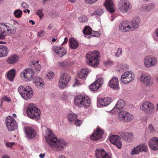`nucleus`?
I'll use <instances>...</instances> for the list:
<instances>
[{
    "mask_svg": "<svg viewBox=\"0 0 158 158\" xmlns=\"http://www.w3.org/2000/svg\"><path fill=\"white\" fill-rule=\"evenodd\" d=\"M33 83L38 88L41 89L44 87V81L41 78L39 77H35L33 79Z\"/></svg>",
    "mask_w": 158,
    "mask_h": 158,
    "instance_id": "obj_24",
    "label": "nucleus"
},
{
    "mask_svg": "<svg viewBox=\"0 0 158 158\" xmlns=\"http://www.w3.org/2000/svg\"><path fill=\"white\" fill-rule=\"evenodd\" d=\"M19 57L17 55H14L9 57L7 60V62L10 64L17 63L19 60Z\"/></svg>",
    "mask_w": 158,
    "mask_h": 158,
    "instance_id": "obj_27",
    "label": "nucleus"
},
{
    "mask_svg": "<svg viewBox=\"0 0 158 158\" xmlns=\"http://www.w3.org/2000/svg\"><path fill=\"white\" fill-rule=\"evenodd\" d=\"M135 74L131 71L125 72L121 76V82L124 84H127L132 81L134 79Z\"/></svg>",
    "mask_w": 158,
    "mask_h": 158,
    "instance_id": "obj_7",
    "label": "nucleus"
},
{
    "mask_svg": "<svg viewBox=\"0 0 158 158\" xmlns=\"http://www.w3.org/2000/svg\"><path fill=\"white\" fill-rule=\"evenodd\" d=\"M79 21L81 23L86 22L88 21L87 17L85 15H82L78 18Z\"/></svg>",
    "mask_w": 158,
    "mask_h": 158,
    "instance_id": "obj_49",
    "label": "nucleus"
},
{
    "mask_svg": "<svg viewBox=\"0 0 158 158\" xmlns=\"http://www.w3.org/2000/svg\"><path fill=\"white\" fill-rule=\"evenodd\" d=\"M26 112L28 117L31 119L38 120L40 118L41 114L40 110L33 103L28 105Z\"/></svg>",
    "mask_w": 158,
    "mask_h": 158,
    "instance_id": "obj_3",
    "label": "nucleus"
},
{
    "mask_svg": "<svg viewBox=\"0 0 158 158\" xmlns=\"http://www.w3.org/2000/svg\"><path fill=\"white\" fill-rule=\"evenodd\" d=\"M36 13V14L40 17V19L42 18L44 16V13L42 10H38Z\"/></svg>",
    "mask_w": 158,
    "mask_h": 158,
    "instance_id": "obj_59",
    "label": "nucleus"
},
{
    "mask_svg": "<svg viewBox=\"0 0 158 158\" xmlns=\"http://www.w3.org/2000/svg\"><path fill=\"white\" fill-rule=\"evenodd\" d=\"M113 64V62L110 60H108L104 62V65L106 67H109L111 66Z\"/></svg>",
    "mask_w": 158,
    "mask_h": 158,
    "instance_id": "obj_53",
    "label": "nucleus"
},
{
    "mask_svg": "<svg viewBox=\"0 0 158 158\" xmlns=\"http://www.w3.org/2000/svg\"><path fill=\"white\" fill-rule=\"evenodd\" d=\"M82 123V121L77 118L74 120V124L77 127H80Z\"/></svg>",
    "mask_w": 158,
    "mask_h": 158,
    "instance_id": "obj_52",
    "label": "nucleus"
},
{
    "mask_svg": "<svg viewBox=\"0 0 158 158\" xmlns=\"http://www.w3.org/2000/svg\"><path fill=\"white\" fill-rule=\"evenodd\" d=\"M68 42V38L67 37H65L64 39V41L62 43V44H66Z\"/></svg>",
    "mask_w": 158,
    "mask_h": 158,
    "instance_id": "obj_64",
    "label": "nucleus"
},
{
    "mask_svg": "<svg viewBox=\"0 0 158 158\" xmlns=\"http://www.w3.org/2000/svg\"><path fill=\"white\" fill-rule=\"evenodd\" d=\"M74 104L78 107L88 108L90 105L91 101L87 96L78 95L76 97L74 100Z\"/></svg>",
    "mask_w": 158,
    "mask_h": 158,
    "instance_id": "obj_4",
    "label": "nucleus"
},
{
    "mask_svg": "<svg viewBox=\"0 0 158 158\" xmlns=\"http://www.w3.org/2000/svg\"><path fill=\"white\" fill-rule=\"evenodd\" d=\"M155 5L153 4L150 5H143L142 7V11L143 12H149L154 9Z\"/></svg>",
    "mask_w": 158,
    "mask_h": 158,
    "instance_id": "obj_33",
    "label": "nucleus"
},
{
    "mask_svg": "<svg viewBox=\"0 0 158 158\" xmlns=\"http://www.w3.org/2000/svg\"><path fill=\"white\" fill-rule=\"evenodd\" d=\"M84 83L82 81H81L77 79H75L74 80L73 84V87L79 86Z\"/></svg>",
    "mask_w": 158,
    "mask_h": 158,
    "instance_id": "obj_45",
    "label": "nucleus"
},
{
    "mask_svg": "<svg viewBox=\"0 0 158 158\" xmlns=\"http://www.w3.org/2000/svg\"><path fill=\"white\" fill-rule=\"evenodd\" d=\"M139 150L138 145L133 148L131 152V155H135L139 154L140 153Z\"/></svg>",
    "mask_w": 158,
    "mask_h": 158,
    "instance_id": "obj_42",
    "label": "nucleus"
},
{
    "mask_svg": "<svg viewBox=\"0 0 158 158\" xmlns=\"http://www.w3.org/2000/svg\"><path fill=\"white\" fill-rule=\"evenodd\" d=\"M39 62V60H37L36 62L31 61L30 62V65H32L36 69H40L41 68V66L40 64H38Z\"/></svg>",
    "mask_w": 158,
    "mask_h": 158,
    "instance_id": "obj_38",
    "label": "nucleus"
},
{
    "mask_svg": "<svg viewBox=\"0 0 158 158\" xmlns=\"http://www.w3.org/2000/svg\"><path fill=\"white\" fill-rule=\"evenodd\" d=\"M109 140L112 143L116 145L118 148L120 149L121 148L122 144L119 137L118 135H112L110 136Z\"/></svg>",
    "mask_w": 158,
    "mask_h": 158,
    "instance_id": "obj_16",
    "label": "nucleus"
},
{
    "mask_svg": "<svg viewBox=\"0 0 158 158\" xmlns=\"http://www.w3.org/2000/svg\"><path fill=\"white\" fill-rule=\"evenodd\" d=\"M132 8V5L130 2L127 0L123 1L119 5V10L122 13H126Z\"/></svg>",
    "mask_w": 158,
    "mask_h": 158,
    "instance_id": "obj_11",
    "label": "nucleus"
},
{
    "mask_svg": "<svg viewBox=\"0 0 158 158\" xmlns=\"http://www.w3.org/2000/svg\"><path fill=\"white\" fill-rule=\"evenodd\" d=\"M21 5L23 8L26 9L27 12L29 13L30 10L27 9L29 7V6L27 4V3L25 2H23L22 3Z\"/></svg>",
    "mask_w": 158,
    "mask_h": 158,
    "instance_id": "obj_58",
    "label": "nucleus"
},
{
    "mask_svg": "<svg viewBox=\"0 0 158 158\" xmlns=\"http://www.w3.org/2000/svg\"><path fill=\"white\" fill-rule=\"evenodd\" d=\"M134 118V116L133 114L128 113L125 120L123 121L125 122H131L133 120Z\"/></svg>",
    "mask_w": 158,
    "mask_h": 158,
    "instance_id": "obj_43",
    "label": "nucleus"
},
{
    "mask_svg": "<svg viewBox=\"0 0 158 158\" xmlns=\"http://www.w3.org/2000/svg\"><path fill=\"white\" fill-rule=\"evenodd\" d=\"M120 109H119L116 105L113 108V109L110 111L111 114H115L117 112H119Z\"/></svg>",
    "mask_w": 158,
    "mask_h": 158,
    "instance_id": "obj_50",
    "label": "nucleus"
},
{
    "mask_svg": "<svg viewBox=\"0 0 158 158\" xmlns=\"http://www.w3.org/2000/svg\"><path fill=\"white\" fill-rule=\"evenodd\" d=\"M119 67L121 69H128L129 68V65L126 64H121L119 65Z\"/></svg>",
    "mask_w": 158,
    "mask_h": 158,
    "instance_id": "obj_55",
    "label": "nucleus"
},
{
    "mask_svg": "<svg viewBox=\"0 0 158 158\" xmlns=\"http://www.w3.org/2000/svg\"><path fill=\"white\" fill-rule=\"evenodd\" d=\"M6 28L7 32L10 34L14 33L16 31V27L14 24H11L9 23H7Z\"/></svg>",
    "mask_w": 158,
    "mask_h": 158,
    "instance_id": "obj_34",
    "label": "nucleus"
},
{
    "mask_svg": "<svg viewBox=\"0 0 158 158\" xmlns=\"http://www.w3.org/2000/svg\"><path fill=\"white\" fill-rule=\"evenodd\" d=\"M103 13V11L102 9H99L95 10L92 14V15H101Z\"/></svg>",
    "mask_w": 158,
    "mask_h": 158,
    "instance_id": "obj_48",
    "label": "nucleus"
},
{
    "mask_svg": "<svg viewBox=\"0 0 158 158\" xmlns=\"http://www.w3.org/2000/svg\"><path fill=\"white\" fill-rule=\"evenodd\" d=\"M15 145V143L14 142H7L6 143V145L7 147L11 148L13 145Z\"/></svg>",
    "mask_w": 158,
    "mask_h": 158,
    "instance_id": "obj_62",
    "label": "nucleus"
},
{
    "mask_svg": "<svg viewBox=\"0 0 158 158\" xmlns=\"http://www.w3.org/2000/svg\"><path fill=\"white\" fill-rule=\"evenodd\" d=\"M99 85L94 82L90 85L89 89L93 91L97 90L100 88Z\"/></svg>",
    "mask_w": 158,
    "mask_h": 158,
    "instance_id": "obj_39",
    "label": "nucleus"
},
{
    "mask_svg": "<svg viewBox=\"0 0 158 158\" xmlns=\"http://www.w3.org/2000/svg\"><path fill=\"white\" fill-rule=\"evenodd\" d=\"M122 54V50L121 48H118L116 52L115 53V56L116 57H119Z\"/></svg>",
    "mask_w": 158,
    "mask_h": 158,
    "instance_id": "obj_51",
    "label": "nucleus"
},
{
    "mask_svg": "<svg viewBox=\"0 0 158 158\" xmlns=\"http://www.w3.org/2000/svg\"><path fill=\"white\" fill-rule=\"evenodd\" d=\"M92 29L89 27L85 26L83 31L84 36L90 38L91 37V34L92 33Z\"/></svg>",
    "mask_w": 158,
    "mask_h": 158,
    "instance_id": "obj_32",
    "label": "nucleus"
},
{
    "mask_svg": "<svg viewBox=\"0 0 158 158\" xmlns=\"http://www.w3.org/2000/svg\"><path fill=\"white\" fill-rule=\"evenodd\" d=\"M129 112L124 110L121 111L118 115V118L119 120L121 121H123L125 120L126 117L127 116Z\"/></svg>",
    "mask_w": 158,
    "mask_h": 158,
    "instance_id": "obj_31",
    "label": "nucleus"
},
{
    "mask_svg": "<svg viewBox=\"0 0 158 158\" xmlns=\"http://www.w3.org/2000/svg\"><path fill=\"white\" fill-rule=\"evenodd\" d=\"M8 53L7 47L5 45H0V57H3L7 56Z\"/></svg>",
    "mask_w": 158,
    "mask_h": 158,
    "instance_id": "obj_28",
    "label": "nucleus"
},
{
    "mask_svg": "<svg viewBox=\"0 0 158 158\" xmlns=\"http://www.w3.org/2000/svg\"><path fill=\"white\" fill-rule=\"evenodd\" d=\"M125 105V102L122 99L119 100L117 102L116 105L119 109H121L123 108Z\"/></svg>",
    "mask_w": 158,
    "mask_h": 158,
    "instance_id": "obj_41",
    "label": "nucleus"
},
{
    "mask_svg": "<svg viewBox=\"0 0 158 158\" xmlns=\"http://www.w3.org/2000/svg\"><path fill=\"white\" fill-rule=\"evenodd\" d=\"M140 152H146L148 151V148L145 143H142L138 145Z\"/></svg>",
    "mask_w": 158,
    "mask_h": 158,
    "instance_id": "obj_37",
    "label": "nucleus"
},
{
    "mask_svg": "<svg viewBox=\"0 0 158 158\" xmlns=\"http://www.w3.org/2000/svg\"><path fill=\"white\" fill-rule=\"evenodd\" d=\"M90 72L89 70H79L77 72V76L81 78L86 77Z\"/></svg>",
    "mask_w": 158,
    "mask_h": 158,
    "instance_id": "obj_29",
    "label": "nucleus"
},
{
    "mask_svg": "<svg viewBox=\"0 0 158 158\" xmlns=\"http://www.w3.org/2000/svg\"><path fill=\"white\" fill-rule=\"evenodd\" d=\"M121 136L124 140L130 141L133 139V134L132 132H124L121 134Z\"/></svg>",
    "mask_w": 158,
    "mask_h": 158,
    "instance_id": "obj_26",
    "label": "nucleus"
},
{
    "mask_svg": "<svg viewBox=\"0 0 158 158\" xmlns=\"http://www.w3.org/2000/svg\"><path fill=\"white\" fill-rule=\"evenodd\" d=\"M25 89H26L25 87H24L22 85L20 86L18 88V90L21 96V95L23 93V92H24Z\"/></svg>",
    "mask_w": 158,
    "mask_h": 158,
    "instance_id": "obj_57",
    "label": "nucleus"
},
{
    "mask_svg": "<svg viewBox=\"0 0 158 158\" xmlns=\"http://www.w3.org/2000/svg\"><path fill=\"white\" fill-rule=\"evenodd\" d=\"M7 28L6 24L4 23L0 24V32L1 34H4L5 35L7 31Z\"/></svg>",
    "mask_w": 158,
    "mask_h": 158,
    "instance_id": "obj_40",
    "label": "nucleus"
},
{
    "mask_svg": "<svg viewBox=\"0 0 158 158\" xmlns=\"http://www.w3.org/2000/svg\"><path fill=\"white\" fill-rule=\"evenodd\" d=\"M100 54L98 51L95 50L89 52L86 55V62L87 64L94 68L99 64L98 58L100 57Z\"/></svg>",
    "mask_w": 158,
    "mask_h": 158,
    "instance_id": "obj_2",
    "label": "nucleus"
},
{
    "mask_svg": "<svg viewBox=\"0 0 158 158\" xmlns=\"http://www.w3.org/2000/svg\"><path fill=\"white\" fill-rule=\"evenodd\" d=\"M44 34L45 31L43 30H41L37 33V36L40 37H42Z\"/></svg>",
    "mask_w": 158,
    "mask_h": 158,
    "instance_id": "obj_60",
    "label": "nucleus"
},
{
    "mask_svg": "<svg viewBox=\"0 0 158 158\" xmlns=\"http://www.w3.org/2000/svg\"><path fill=\"white\" fill-rule=\"evenodd\" d=\"M148 131L151 133H154L155 131V130L152 124H150L148 128Z\"/></svg>",
    "mask_w": 158,
    "mask_h": 158,
    "instance_id": "obj_54",
    "label": "nucleus"
},
{
    "mask_svg": "<svg viewBox=\"0 0 158 158\" xmlns=\"http://www.w3.org/2000/svg\"><path fill=\"white\" fill-rule=\"evenodd\" d=\"M140 80L147 86H150L153 84L152 78L145 73H142L141 74Z\"/></svg>",
    "mask_w": 158,
    "mask_h": 158,
    "instance_id": "obj_12",
    "label": "nucleus"
},
{
    "mask_svg": "<svg viewBox=\"0 0 158 158\" xmlns=\"http://www.w3.org/2000/svg\"><path fill=\"white\" fill-rule=\"evenodd\" d=\"M104 133L102 130L97 128L94 133L91 136L90 139L93 140H98L102 138Z\"/></svg>",
    "mask_w": 158,
    "mask_h": 158,
    "instance_id": "obj_18",
    "label": "nucleus"
},
{
    "mask_svg": "<svg viewBox=\"0 0 158 158\" xmlns=\"http://www.w3.org/2000/svg\"><path fill=\"white\" fill-rule=\"evenodd\" d=\"M25 89L22 94L21 97L24 99L28 100L31 98L33 95V92L31 88L27 86L25 87Z\"/></svg>",
    "mask_w": 158,
    "mask_h": 158,
    "instance_id": "obj_14",
    "label": "nucleus"
},
{
    "mask_svg": "<svg viewBox=\"0 0 158 158\" xmlns=\"http://www.w3.org/2000/svg\"><path fill=\"white\" fill-rule=\"evenodd\" d=\"M104 5L106 10L110 13H113L115 10V8L112 0H106Z\"/></svg>",
    "mask_w": 158,
    "mask_h": 158,
    "instance_id": "obj_23",
    "label": "nucleus"
},
{
    "mask_svg": "<svg viewBox=\"0 0 158 158\" xmlns=\"http://www.w3.org/2000/svg\"><path fill=\"white\" fill-rule=\"evenodd\" d=\"M140 110L146 114H149L154 110V104L150 101L147 100L143 102L140 106Z\"/></svg>",
    "mask_w": 158,
    "mask_h": 158,
    "instance_id": "obj_9",
    "label": "nucleus"
},
{
    "mask_svg": "<svg viewBox=\"0 0 158 158\" xmlns=\"http://www.w3.org/2000/svg\"><path fill=\"white\" fill-rule=\"evenodd\" d=\"M120 30L122 32H126L131 31L129 23L126 21L121 22L119 26Z\"/></svg>",
    "mask_w": 158,
    "mask_h": 158,
    "instance_id": "obj_25",
    "label": "nucleus"
},
{
    "mask_svg": "<svg viewBox=\"0 0 158 158\" xmlns=\"http://www.w3.org/2000/svg\"><path fill=\"white\" fill-rule=\"evenodd\" d=\"M95 156L97 158H111L110 155H109L103 149L101 148L96 149Z\"/></svg>",
    "mask_w": 158,
    "mask_h": 158,
    "instance_id": "obj_17",
    "label": "nucleus"
},
{
    "mask_svg": "<svg viewBox=\"0 0 158 158\" xmlns=\"http://www.w3.org/2000/svg\"><path fill=\"white\" fill-rule=\"evenodd\" d=\"M140 22V19L139 17H135L132 19L131 22L129 23L131 31H133L137 28Z\"/></svg>",
    "mask_w": 158,
    "mask_h": 158,
    "instance_id": "obj_22",
    "label": "nucleus"
},
{
    "mask_svg": "<svg viewBox=\"0 0 158 158\" xmlns=\"http://www.w3.org/2000/svg\"><path fill=\"white\" fill-rule=\"evenodd\" d=\"M6 124L9 131H14L18 129V126L16 121L11 116H9L6 117Z\"/></svg>",
    "mask_w": 158,
    "mask_h": 158,
    "instance_id": "obj_8",
    "label": "nucleus"
},
{
    "mask_svg": "<svg viewBox=\"0 0 158 158\" xmlns=\"http://www.w3.org/2000/svg\"><path fill=\"white\" fill-rule=\"evenodd\" d=\"M15 70H10L7 74V77L10 81H12L15 77Z\"/></svg>",
    "mask_w": 158,
    "mask_h": 158,
    "instance_id": "obj_35",
    "label": "nucleus"
},
{
    "mask_svg": "<svg viewBox=\"0 0 158 158\" xmlns=\"http://www.w3.org/2000/svg\"><path fill=\"white\" fill-rule=\"evenodd\" d=\"M25 133L28 139H32L36 135V131L32 128L27 127H25Z\"/></svg>",
    "mask_w": 158,
    "mask_h": 158,
    "instance_id": "obj_15",
    "label": "nucleus"
},
{
    "mask_svg": "<svg viewBox=\"0 0 158 158\" xmlns=\"http://www.w3.org/2000/svg\"><path fill=\"white\" fill-rule=\"evenodd\" d=\"M108 85L110 88L118 90L119 89L118 80L116 77H112L110 80Z\"/></svg>",
    "mask_w": 158,
    "mask_h": 158,
    "instance_id": "obj_21",
    "label": "nucleus"
},
{
    "mask_svg": "<svg viewBox=\"0 0 158 158\" xmlns=\"http://www.w3.org/2000/svg\"><path fill=\"white\" fill-rule=\"evenodd\" d=\"M100 32L99 31H92L91 34V37H98L100 36Z\"/></svg>",
    "mask_w": 158,
    "mask_h": 158,
    "instance_id": "obj_56",
    "label": "nucleus"
},
{
    "mask_svg": "<svg viewBox=\"0 0 158 158\" xmlns=\"http://www.w3.org/2000/svg\"><path fill=\"white\" fill-rule=\"evenodd\" d=\"M6 35L4 34H1L0 33V40H3L5 39Z\"/></svg>",
    "mask_w": 158,
    "mask_h": 158,
    "instance_id": "obj_63",
    "label": "nucleus"
},
{
    "mask_svg": "<svg viewBox=\"0 0 158 158\" xmlns=\"http://www.w3.org/2000/svg\"><path fill=\"white\" fill-rule=\"evenodd\" d=\"M148 145L150 148L153 150L158 149V138L154 137L151 138L149 140Z\"/></svg>",
    "mask_w": 158,
    "mask_h": 158,
    "instance_id": "obj_19",
    "label": "nucleus"
},
{
    "mask_svg": "<svg viewBox=\"0 0 158 158\" xmlns=\"http://www.w3.org/2000/svg\"><path fill=\"white\" fill-rule=\"evenodd\" d=\"M98 0H85V2L86 3L92 4L96 2Z\"/></svg>",
    "mask_w": 158,
    "mask_h": 158,
    "instance_id": "obj_61",
    "label": "nucleus"
},
{
    "mask_svg": "<svg viewBox=\"0 0 158 158\" xmlns=\"http://www.w3.org/2000/svg\"><path fill=\"white\" fill-rule=\"evenodd\" d=\"M112 102V100L110 97L100 98L97 100V106L98 107L106 106L109 105Z\"/></svg>",
    "mask_w": 158,
    "mask_h": 158,
    "instance_id": "obj_13",
    "label": "nucleus"
},
{
    "mask_svg": "<svg viewBox=\"0 0 158 158\" xmlns=\"http://www.w3.org/2000/svg\"><path fill=\"white\" fill-rule=\"evenodd\" d=\"M157 63V58L153 56H147L144 58V65L147 68L155 66Z\"/></svg>",
    "mask_w": 158,
    "mask_h": 158,
    "instance_id": "obj_10",
    "label": "nucleus"
},
{
    "mask_svg": "<svg viewBox=\"0 0 158 158\" xmlns=\"http://www.w3.org/2000/svg\"><path fill=\"white\" fill-rule=\"evenodd\" d=\"M55 76V73L51 71L48 72L46 74V77H47L49 79H52Z\"/></svg>",
    "mask_w": 158,
    "mask_h": 158,
    "instance_id": "obj_47",
    "label": "nucleus"
},
{
    "mask_svg": "<svg viewBox=\"0 0 158 158\" xmlns=\"http://www.w3.org/2000/svg\"><path fill=\"white\" fill-rule=\"evenodd\" d=\"M40 70H24L20 73V77L22 79L27 81H30L32 80L36 72H39Z\"/></svg>",
    "mask_w": 158,
    "mask_h": 158,
    "instance_id": "obj_6",
    "label": "nucleus"
},
{
    "mask_svg": "<svg viewBox=\"0 0 158 158\" xmlns=\"http://www.w3.org/2000/svg\"><path fill=\"white\" fill-rule=\"evenodd\" d=\"M104 80L103 78L102 77H98V76H97V79L95 81V83H96L98 85H99V87H101L103 84Z\"/></svg>",
    "mask_w": 158,
    "mask_h": 158,
    "instance_id": "obj_46",
    "label": "nucleus"
},
{
    "mask_svg": "<svg viewBox=\"0 0 158 158\" xmlns=\"http://www.w3.org/2000/svg\"><path fill=\"white\" fill-rule=\"evenodd\" d=\"M71 80V77L69 74L65 72H61L58 82V87L61 89H64Z\"/></svg>",
    "mask_w": 158,
    "mask_h": 158,
    "instance_id": "obj_5",
    "label": "nucleus"
},
{
    "mask_svg": "<svg viewBox=\"0 0 158 158\" xmlns=\"http://www.w3.org/2000/svg\"><path fill=\"white\" fill-rule=\"evenodd\" d=\"M44 138L50 148L55 151H62L67 145L64 140L58 139L56 136L49 129H47L45 130Z\"/></svg>",
    "mask_w": 158,
    "mask_h": 158,
    "instance_id": "obj_1",
    "label": "nucleus"
},
{
    "mask_svg": "<svg viewBox=\"0 0 158 158\" xmlns=\"http://www.w3.org/2000/svg\"><path fill=\"white\" fill-rule=\"evenodd\" d=\"M52 50L58 56L62 57L65 55L67 53V51L63 48L59 46H54Z\"/></svg>",
    "mask_w": 158,
    "mask_h": 158,
    "instance_id": "obj_20",
    "label": "nucleus"
},
{
    "mask_svg": "<svg viewBox=\"0 0 158 158\" xmlns=\"http://www.w3.org/2000/svg\"><path fill=\"white\" fill-rule=\"evenodd\" d=\"M70 48L73 49H76L78 46V43L74 38H70L69 40Z\"/></svg>",
    "mask_w": 158,
    "mask_h": 158,
    "instance_id": "obj_30",
    "label": "nucleus"
},
{
    "mask_svg": "<svg viewBox=\"0 0 158 158\" xmlns=\"http://www.w3.org/2000/svg\"><path fill=\"white\" fill-rule=\"evenodd\" d=\"M13 14L15 17L20 18L22 16V11L21 10L18 9L14 11Z\"/></svg>",
    "mask_w": 158,
    "mask_h": 158,
    "instance_id": "obj_44",
    "label": "nucleus"
},
{
    "mask_svg": "<svg viewBox=\"0 0 158 158\" xmlns=\"http://www.w3.org/2000/svg\"><path fill=\"white\" fill-rule=\"evenodd\" d=\"M77 115L73 113H70L68 114L67 115V118L68 120L71 122H73L75 120L77 117Z\"/></svg>",
    "mask_w": 158,
    "mask_h": 158,
    "instance_id": "obj_36",
    "label": "nucleus"
}]
</instances>
